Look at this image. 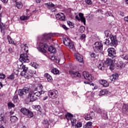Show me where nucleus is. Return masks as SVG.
Listing matches in <instances>:
<instances>
[{
	"label": "nucleus",
	"instance_id": "nucleus-45",
	"mask_svg": "<svg viewBox=\"0 0 128 128\" xmlns=\"http://www.w3.org/2000/svg\"><path fill=\"white\" fill-rule=\"evenodd\" d=\"M28 16H21L20 17V19L21 20H28Z\"/></svg>",
	"mask_w": 128,
	"mask_h": 128
},
{
	"label": "nucleus",
	"instance_id": "nucleus-27",
	"mask_svg": "<svg viewBox=\"0 0 128 128\" xmlns=\"http://www.w3.org/2000/svg\"><path fill=\"white\" fill-rule=\"evenodd\" d=\"M27 116L29 118H34V112H32L30 111V110H28V113L27 114Z\"/></svg>",
	"mask_w": 128,
	"mask_h": 128
},
{
	"label": "nucleus",
	"instance_id": "nucleus-52",
	"mask_svg": "<svg viewBox=\"0 0 128 128\" xmlns=\"http://www.w3.org/2000/svg\"><path fill=\"white\" fill-rule=\"evenodd\" d=\"M118 68V70H120V68H122V66H120V64H116V65H114V68Z\"/></svg>",
	"mask_w": 128,
	"mask_h": 128
},
{
	"label": "nucleus",
	"instance_id": "nucleus-24",
	"mask_svg": "<svg viewBox=\"0 0 128 128\" xmlns=\"http://www.w3.org/2000/svg\"><path fill=\"white\" fill-rule=\"evenodd\" d=\"M108 90H101L99 96H105V94H108Z\"/></svg>",
	"mask_w": 128,
	"mask_h": 128
},
{
	"label": "nucleus",
	"instance_id": "nucleus-8",
	"mask_svg": "<svg viewBox=\"0 0 128 128\" xmlns=\"http://www.w3.org/2000/svg\"><path fill=\"white\" fill-rule=\"evenodd\" d=\"M20 60L22 62H28L30 57L26 54H22L20 56Z\"/></svg>",
	"mask_w": 128,
	"mask_h": 128
},
{
	"label": "nucleus",
	"instance_id": "nucleus-53",
	"mask_svg": "<svg viewBox=\"0 0 128 128\" xmlns=\"http://www.w3.org/2000/svg\"><path fill=\"white\" fill-rule=\"evenodd\" d=\"M8 40L10 44H12V38L10 36H7Z\"/></svg>",
	"mask_w": 128,
	"mask_h": 128
},
{
	"label": "nucleus",
	"instance_id": "nucleus-2",
	"mask_svg": "<svg viewBox=\"0 0 128 128\" xmlns=\"http://www.w3.org/2000/svg\"><path fill=\"white\" fill-rule=\"evenodd\" d=\"M44 38L46 40V42H40L39 44V47L38 48V50L40 52H43L46 54V50L48 48V44H50L48 40L52 38V35L50 34H44Z\"/></svg>",
	"mask_w": 128,
	"mask_h": 128
},
{
	"label": "nucleus",
	"instance_id": "nucleus-61",
	"mask_svg": "<svg viewBox=\"0 0 128 128\" xmlns=\"http://www.w3.org/2000/svg\"><path fill=\"white\" fill-rule=\"evenodd\" d=\"M62 28H64V30H68V27H66V25L63 24L62 26Z\"/></svg>",
	"mask_w": 128,
	"mask_h": 128
},
{
	"label": "nucleus",
	"instance_id": "nucleus-30",
	"mask_svg": "<svg viewBox=\"0 0 128 128\" xmlns=\"http://www.w3.org/2000/svg\"><path fill=\"white\" fill-rule=\"evenodd\" d=\"M105 34L106 36H108V38H111L112 36H114V35H112V32H110V31H105Z\"/></svg>",
	"mask_w": 128,
	"mask_h": 128
},
{
	"label": "nucleus",
	"instance_id": "nucleus-31",
	"mask_svg": "<svg viewBox=\"0 0 128 128\" xmlns=\"http://www.w3.org/2000/svg\"><path fill=\"white\" fill-rule=\"evenodd\" d=\"M8 110H10V108H14V106H16L14 105V104L12 102H9L8 104Z\"/></svg>",
	"mask_w": 128,
	"mask_h": 128
},
{
	"label": "nucleus",
	"instance_id": "nucleus-51",
	"mask_svg": "<svg viewBox=\"0 0 128 128\" xmlns=\"http://www.w3.org/2000/svg\"><path fill=\"white\" fill-rule=\"evenodd\" d=\"M26 72H24V71H22L20 72V76H24V78H26Z\"/></svg>",
	"mask_w": 128,
	"mask_h": 128
},
{
	"label": "nucleus",
	"instance_id": "nucleus-60",
	"mask_svg": "<svg viewBox=\"0 0 128 128\" xmlns=\"http://www.w3.org/2000/svg\"><path fill=\"white\" fill-rule=\"evenodd\" d=\"M106 16H112V14L110 12H108L106 13Z\"/></svg>",
	"mask_w": 128,
	"mask_h": 128
},
{
	"label": "nucleus",
	"instance_id": "nucleus-38",
	"mask_svg": "<svg viewBox=\"0 0 128 128\" xmlns=\"http://www.w3.org/2000/svg\"><path fill=\"white\" fill-rule=\"evenodd\" d=\"M102 118L104 120H106V118H108V113L106 112H104Z\"/></svg>",
	"mask_w": 128,
	"mask_h": 128
},
{
	"label": "nucleus",
	"instance_id": "nucleus-54",
	"mask_svg": "<svg viewBox=\"0 0 128 128\" xmlns=\"http://www.w3.org/2000/svg\"><path fill=\"white\" fill-rule=\"evenodd\" d=\"M84 118L86 120H90V115H86L84 117Z\"/></svg>",
	"mask_w": 128,
	"mask_h": 128
},
{
	"label": "nucleus",
	"instance_id": "nucleus-15",
	"mask_svg": "<svg viewBox=\"0 0 128 128\" xmlns=\"http://www.w3.org/2000/svg\"><path fill=\"white\" fill-rule=\"evenodd\" d=\"M69 74L72 76H74V78H80L81 76L80 74L78 72L70 70L69 72Z\"/></svg>",
	"mask_w": 128,
	"mask_h": 128
},
{
	"label": "nucleus",
	"instance_id": "nucleus-3",
	"mask_svg": "<svg viewBox=\"0 0 128 128\" xmlns=\"http://www.w3.org/2000/svg\"><path fill=\"white\" fill-rule=\"evenodd\" d=\"M30 88L28 87H24L22 89H20L18 91V94L20 98H24L26 96L27 94L30 92Z\"/></svg>",
	"mask_w": 128,
	"mask_h": 128
},
{
	"label": "nucleus",
	"instance_id": "nucleus-36",
	"mask_svg": "<svg viewBox=\"0 0 128 128\" xmlns=\"http://www.w3.org/2000/svg\"><path fill=\"white\" fill-rule=\"evenodd\" d=\"M86 80H89V82H92V80H94V77L92 76V74H89V76H87V78H86Z\"/></svg>",
	"mask_w": 128,
	"mask_h": 128
},
{
	"label": "nucleus",
	"instance_id": "nucleus-56",
	"mask_svg": "<svg viewBox=\"0 0 128 128\" xmlns=\"http://www.w3.org/2000/svg\"><path fill=\"white\" fill-rule=\"evenodd\" d=\"M8 52H14V47L10 48H8Z\"/></svg>",
	"mask_w": 128,
	"mask_h": 128
},
{
	"label": "nucleus",
	"instance_id": "nucleus-32",
	"mask_svg": "<svg viewBox=\"0 0 128 128\" xmlns=\"http://www.w3.org/2000/svg\"><path fill=\"white\" fill-rule=\"evenodd\" d=\"M128 110V105L126 104H124L122 106V110L125 112H126Z\"/></svg>",
	"mask_w": 128,
	"mask_h": 128
},
{
	"label": "nucleus",
	"instance_id": "nucleus-17",
	"mask_svg": "<svg viewBox=\"0 0 128 128\" xmlns=\"http://www.w3.org/2000/svg\"><path fill=\"white\" fill-rule=\"evenodd\" d=\"M44 4H45V6H46V8H48L49 10H52V9L54 8H56V5L54 4H52V2L46 3Z\"/></svg>",
	"mask_w": 128,
	"mask_h": 128
},
{
	"label": "nucleus",
	"instance_id": "nucleus-16",
	"mask_svg": "<svg viewBox=\"0 0 128 128\" xmlns=\"http://www.w3.org/2000/svg\"><path fill=\"white\" fill-rule=\"evenodd\" d=\"M65 116L68 120H70L71 122H73V124H74L76 120H74L72 118L74 117V115L68 113L67 114H66Z\"/></svg>",
	"mask_w": 128,
	"mask_h": 128
},
{
	"label": "nucleus",
	"instance_id": "nucleus-42",
	"mask_svg": "<svg viewBox=\"0 0 128 128\" xmlns=\"http://www.w3.org/2000/svg\"><path fill=\"white\" fill-rule=\"evenodd\" d=\"M8 78L9 80H14V74H12L8 77Z\"/></svg>",
	"mask_w": 128,
	"mask_h": 128
},
{
	"label": "nucleus",
	"instance_id": "nucleus-21",
	"mask_svg": "<svg viewBox=\"0 0 128 128\" xmlns=\"http://www.w3.org/2000/svg\"><path fill=\"white\" fill-rule=\"evenodd\" d=\"M48 50L50 52L51 54H55V52H56V49L54 48L53 46H50L48 48Z\"/></svg>",
	"mask_w": 128,
	"mask_h": 128
},
{
	"label": "nucleus",
	"instance_id": "nucleus-33",
	"mask_svg": "<svg viewBox=\"0 0 128 128\" xmlns=\"http://www.w3.org/2000/svg\"><path fill=\"white\" fill-rule=\"evenodd\" d=\"M31 66L34 68H40V65L36 62H31Z\"/></svg>",
	"mask_w": 128,
	"mask_h": 128
},
{
	"label": "nucleus",
	"instance_id": "nucleus-62",
	"mask_svg": "<svg viewBox=\"0 0 128 128\" xmlns=\"http://www.w3.org/2000/svg\"><path fill=\"white\" fill-rule=\"evenodd\" d=\"M4 120V116H0V122H2Z\"/></svg>",
	"mask_w": 128,
	"mask_h": 128
},
{
	"label": "nucleus",
	"instance_id": "nucleus-57",
	"mask_svg": "<svg viewBox=\"0 0 128 128\" xmlns=\"http://www.w3.org/2000/svg\"><path fill=\"white\" fill-rule=\"evenodd\" d=\"M80 40H84L86 39V35L84 34H82L80 37Z\"/></svg>",
	"mask_w": 128,
	"mask_h": 128
},
{
	"label": "nucleus",
	"instance_id": "nucleus-14",
	"mask_svg": "<svg viewBox=\"0 0 128 128\" xmlns=\"http://www.w3.org/2000/svg\"><path fill=\"white\" fill-rule=\"evenodd\" d=\"M0 32H2V34H6V31L4 30H6V26L4 25V24L2 22V14H0Z\"/></svg>",
	"mask_w": 128,
	"mask_h": 128
},
{
	"label": "nucleus",
	"instance_id": "nucleus-1",
	"mask_svg": "<svg viewBox=\"0 0 128 128\" xmlns=\"http://www.w3.org/2000/svg\"><path fill=\"white\" fill-rule=\"evenodd\" d=\"M106 66H110L109 68L110 70H114V60L112 59L108 58L106 60L100 62L98 68L100 70H104Z\"/></svg>",
	"mask_w": 128,
	"mask_h": 128
},
{
	"label": "nucleus",
	"instance_id": "nucleus-28",
	"mask_svg": "<svg viewBox=\"0 0 128 128\" xmlns=\"http://www.w3.org/2000/svg\"><path fill=\"white\" fill-rule=\"evenodd\" d=\"M22 62H20H20H17V66H18V68H19V70H22V67L24 66V64H22Z\"/></svg>",
	"mask_w": 128,
	"mask_h": 128
},
{
	"label": "nucleus",
	"instance_id": "nucleus-9",
	"mask_svg": "<svg viewBox=\"0 0 128 128\" xmlns=\"http://www.w3.org/2000/svg\"><path fill=\"white\" fill-rule=\"evenodd\" d=\"M28 98L30 100V102H34L38 100V97L36 96L34 92V90H31L28 95Z\"/></svg>",
	"mask_w": 128,
	"mask_h": 128
},
{
	"label": "nucleus",
	"instance_id": "nucleus-12",
	"mask_svg": "<svg viewBox=\"0 0 128 128\" xmlns=\"http://www.w3.org/2000/svg\"><path fill=\"white\" fill-rule=\"evenodd\" d=\"M78 16L80 18H78V16H76V18L78 20H81L82 22H84V24L86 25V18L84 16V14L82 13H79Z\"/></svg>",
	"mask_w": 128,
	"mask_h": 128
},
{
	"label": "nucleus",
	"instance_id": "nucleus-46",
	"mask_svg": "<svg viewBox=\"0 0 128 128\" xmlns=\"http://www.w3.org/2000/svg\"><path fill=\"white\" fill-rule=\"evenodd\" d=\"M70 48L74 50V43L70 42V44L68 45Z\"/></svg>",
	"mask_w": 128,
	"mask_h": 128
},
{
	"label": "nucleus",
	"instance_id": "nucleus-64",
	"mask_svg": "<svg viewBox=\"0 0 128 128\" xmlns=\"http://www.w3.org/2000/svg\"><path fill=\"white\" fill-rule=\"evenodd\" d=\"M92 122H87V126H92Z\"/></svg>",
	"mask_w": 128,
	"mask_h": 128
},
{
	"label": "nucleus",
	"instance_id": "nucleus-48",
	"mask_svg": "<svg viewBox=\"0 0 128 128\" xmlns=\"http://www.w3.org/2000/svg\"><path fill=\"white\" fill-rule=\"evenodd\" d=\"M122 58L123 60H128V56L126 54H124L122 56Z\"/></svg>",
	"mask_w": 128,
	"mask_h": 128
},
{
	"label": "nucleus",
	"instance_id": "nucleus-29",
	"mask_svg": "<svg viewBox=\"0 0 128 128\" xmlns=\"http://www.w3.org/2000/svg\"><path fill=\"white\" fill-rule=\"evenodd\" d=\"M45 77L48 80V82H52V78L48 74H45Z\"/></svg>",
	"mask_w": 128,
	"mask_h": 128
},
{
	"label": "nucleus",
	"instance_id": "nucleus-47",
	"mask_svg": "<svg viewBox=\"0 0 128 128\" xmlns=\"http://www.w3.org/2000/svg\"><path fill=\"white\" fill-rule=\"evenodd\" d=\"M96 112L97 114H102V110L100 108H96Z\"/></svg>",
	"mask_w": 128,
	"mask_h": 128
},
{
	"label": "nucleus",
	"instance_id": "nucleus-20",
	"mask_svg": "<svg viewBox=\"0 0 128 128\" xmlns=\"http://www.w3.org/2000/svg\"><path fill=\"white\" fill-rule=\"evenodd\" d=\"M28 109L26 108H22L20 109V112H22L24 116H27L28 113Z\"/></svg>",
	"mask_w": 128,
	"mask_h": 128
},
{
	"label": "nucleus",
	"instance_id": "nucleus-6",
	"mask_svg": "<svg viewBox=\"0 0 128 128\" xmlns=\"http://www.w3.org/2000/svg\"><path fill=\"white\" fill-rule=\"evenodd\" d=\"M48 96L50 98H51L54 100L58 96V92L56 90H50L48 92Z\"/></svg>",
	"mask_w": 128,
	"mask_h": 128
},
{
	"label": "nucleus",
	"instance_id": "nucleus-58",
	"mask_svg": "<svg viewBox=\"0 0 128 128\" xmlns=\"http://www.w3.org/2000/svg\"><path fill=\"white\" fill-rule=\"evenodd\" d=\"M6 78V75L5 74H0V78Z\"/></svg>",
	"mask_w": 128,
	"mask_h": 128
},
{
	"label": "nucleus",
	"instance_id": "nucleus-40",
	"mask_svg": "<svg viewBox=\"0 0 128 128\" xmlns=\"http://www.w3.org/2000/svg\"><path fill=\"white\" fill-rule=\"evenodd\" d=\"M90 75V74H88V72H82V76H84V78H88V76Z\"/></svg>",
	"mask_w": 128,
	"mask_h": 128
},
{
	"label": "nucleus",
	"instance_id": "nucleus-11",
	"mask_svg": "<svg viewBox=\"0 0 128 128\" xmlns=\"http://www.w3.org/2000/svg\"><path fill=\"white\" fill-rule=\"evenodd\" d=\"M110 40L111 42L110 43V46H118V39H116V36H112Z\"/></svg>",
	"mask_w": 128,
	"mask_h": 128
},
{
	"label": "nucleus",
	"instance_id": "nucleus-19",
	"mask_svg": "<svg viewBox=\"0 0 128 128\" xmlns=\"http://www.w3.org/2000/svg\"><path fill=\"white\" fill-rule=\"evenodd\" d=\"M99 82L100 84L103 86L108 87L110 85V84L108 83V82H106V80H99Z\"/></svg>",
	"mask_w": 128,
	"mask_h": 128
},
{
	"label": "nucleus",
	"instance_id": "nucleus-4",
	"mask_svg": "<svg viewBox=\"0 0 128 128\" xmlns=\"http://www.w3.org/2000/svg\"><path fill=\"white\" fill-rule=\"evenodd\" d=\"M34 93L36 98L37 96H40V95L44 94V92L42 90V85L40 84L38 86L34 89Z\"/></svg>",
	"mask_w": 128,
	"mask_h": 128
},
{
	"label": "nucleus",
	"instance_id": "nucleus-63",
	"mask_svg": "<svg viewBox=\"0 0 128 128\" xmlns=\"http://www.w3.org/2000/svg\"><path fill=\"white\" fill-rule=\"evenodd\" d=\"M14 72L16 74H18V70H14Z\"/></svg>",
	"mask_w": 128,
	"mask_h": 128
},
{
	"label": "nucleus",
	"instance_id": "nucleus-55",
	"mask_svg": "<svg viewBox=\"0 0 128 128\" xmlns=\"http://www.w3.org/2000/svg\"><path fill=\"white\" fill-rule=\"evenodd\" d=\"M82 126V122H79L76 124V128H81Z\"/></svg>",
	"mask_w": 128,
	"mask_h": 128
},
{
	"label": "nucleus",
	"instance_id": "nucleus-5",
	"mask_svg": "<svg viewBox=\"0 0 128 128\" xmlns=\"http://www.w3.org/2000/svg\"><path fill=\"white\" fill-rule=\"evenodd\" d=\"M104 46L100 42H96L93 46V48L94 52H100L102 50V48Z\"/></svg>",
	"mask_w": 128,
	"mask_h": 128
},
{
	"label": "nucleus",
	"instance_id": "nucleus-13",
	"mask_svg": "<svg viewBox=\"0 0 128 128\" xmlns=\"http://www.w3.org/2000/svg\"><path fill=\"white\" fill-rule=\"evenodd\" d=\"M56 16L57 20H62V22H66V16H64V14L58 13L56 15Z\"/></svg>",
	"mask_w": 128,
	"mask_h": 128
},
{
	"label": "nucleus",
	"instance_id": "nucleus-23",
	"mask_svg": "<svg viewBox=\"0 0 128 128\" xmlns=\"http://www.w3.org/2000/svg\"><path fill=\"white\" fill-rule=\"evenodd\" d=\"M18 118L16 116H10V120L12 122H18Z\"/></svg>",
	"mask_w": 128,
	"mask_h": 128
},
{
	"label": "nucleus",
	"instance_id": "nucleus-41",
	"mask_svg": "<svg viewBox=\"0 0 128 128\" xmlns=\"http://www.w3.org/2000/svg\"><path fill=\"white\" fill-rule=\"evenodd\" d=\"M67 24L68 26H69L70 28H74L72 22H70V21H68Z\"/></svg>",
	"mask_w": 128,
	"mask_h": 128
},
{
	"label": "nucleus",
	"instance_id": "nucleus-50",
	"mask_svg": "<svg viewBox=\"0 0 128 128\" xmlns=\"http://www.w3.org/2000/svg\"><path fill=\"white\" fill-rule=\"evenodd\" d=\"M86 2L87 4H88L89 6H90L92 4V2L90 0H86Z\"/></svg>",
	"mask_w": 128,
	"mask_h": 128
},
{
	"label": "nucleus",
	"instance_id": "nucleus-34",
	"mask_svg": "<svg viewBox=\"0 0 128 128\" xmlns=\"http://www.w3.org/2000/svg\"><path fill=\"white\" fill-rule=\"evenodd\" d=\"M43 124H44V128H48V126L50 125V123H48V120H44Z\"/></svg>",
	"mask_w": 128,
	"mask_h": 128
},
{
	"label": "nucleus",
	"instance_id": "nucleus-7",
	"mask_svg": "<svg viewBox=\"0 0 128 128\" xmlns=\"http://www.w3.org/2000/svg\"><path fill=\"white\" fill-rule=\"evenodd\" d=\"M36 70H29L28 71L26 72V74L25 75V78L30 79L32 78V76H34V74H36Z\"/></svg>",
	"mask_w": 128,
	"mask_h": 128
},
{
	"label": "nucleus",
	"instance_id": "nucleus-37",
	"mask_svg": "<svg viewBox=\"0 0 128 128\" xmlns=\"http://www.w3.org/2000/svg\"><path fill=\"white\" fill-rule=\"evenodd\" d=\"M52 72L54 74H58L60 72V71H58L56 68H54L52 70Z\"/></svg>",
	"mask_w": 128,
	"mask_h": 128
},
{
	"label": "nucleus",
	"instance_id": "nucleus-25",
	"mask_svg": "<svg viewBox=\"0 0 128 128\" xmlns=\"http://www.w3.org/2000/svg\"><path fill=\"white\" fill-rule=\"evenodd\" d=\"M12 101L14 102V104L18 102V94H14L12 98Z\"/></svg>",
	"mask_w": 128,
	"mask_h": 128
},
{
	"label": "nucleus",
	"instance_id": "nucleus-49",
	"mask_svg": "<svg viewBox=\"0 0 128 128\" xmlns=\"http://www.w3.org/2000/svg\"><path fill=\"white\" fill-rule=\"evenodd\" d=\"M24 50H25V52H28V46H26V44H24Z\"/></svg>",
	"mask_w": 128,
	"mask_h": 128
},
{
	"label": "nucleus",
	"instance_id": "nucleus-43",
	"mask_svg": "<svg viewBox=\"0 0 128 128\" xmlns=\"http://www.w3.org/2000/svg\"><path fill=\"white\" fill-rule=\"evenodd\" d=\"M22 70H23V72H28V68L27 66H26V65H24V66H22Z\"/></svg>",
	"mask_w": 128,
	"mask_h": 128
},
{
	"label": "nucleus",
	"instance_id": "nucleus-44",
	"mask_svg": "<svg viewBox=\"0 0 128 128\" xmlns=\"http://www.w3.org/2000/svg\"><path fill=\"white\" fill-rule=\"evenodd\" d=\"M86 30V28L84 26H81L80 28V32H84Z\"/></svg>",
	"mask_w": 128,
	"mask_h": 128
},
{
	"label": "nucleus",
	"instance_id": "nucleus-18",
	"mask_svg": "<svg viewBox=\"0 0 128 128\" xmlns=\"http://www.w3.org/2000/svg\"><path fill=\"white\" fill-rule=\"evenodd\" d=\"M75 58L76 60L79 62H84V58H82V56L78 53L75 54Z\"/></svg>",
	"mask_w": 128,
	"mask_h": 128
},
{
	"label": "nucleus",
	"instance_id": "nucleus-26",
	"mask_svg": "<svg viewBox=\"0 0 128 128\" xmlns=\"http://www.w3.org/2000/svg\"><path fill=\"white\" fill-rule=\"evenodd\" d=\"M63 42L65 46H68V44H70V40L68 39V38H66L64 40Z\"/></svg>",
	"mask_w": 128,
	"mask_h": 128
},
{
	"label": "nucleus",
	"instance_id": "nucleus-59",
	"mask_svg": "<svg viewBox=\"0 0 128 128\" xmlns=\"http://www.w3.org/2000/svg\"><path fill=\"white\" fill-rule=\"evenodd\" d=\"M90 56H91V58H96V54L92 52L90 54Z\"/></svg>",
	"mask_w": 128,
	"mask_h": 128
},
{
	"label": "nucleus",
	"instance_id": "nucleus-35",
	"mask_svg": "<svg viewBox=\"0 0 128 128\" xmlns=\"http://www.w3.org/2000/svg\"><path fill=\"white\" fill-rule=\"evenodd\" d=\"M16 6L18 8H22V2H16Z\"/></svg>",
	"mask_w": 128,
	"mask_h": 128
},
{
	"label": "nucleus",
	"instance_id": "nucleus-10",
	"mask_svg": "<svg viewBox=\"0 0 128 128\" xmlns=\"http://www.w3.org/2000/svg\"><path fill=\"white\" fill-rule=\"evenodd\" d=\"M108 56L112 58H116V50L113 48H109L108 50Z\"/></svg>",
	"mask_w": 128,
	"mask_h": 128
},
{
	"label": "nucleus",
	"instance_id": "nucleus-39",
	"mask_svg": "<svg viewBox=\"0 0 128 128\" xmlns=\"http://www.w3.org/2000/svg\"><path fill=\"white\" fill-rule=\"evenodd\" d=\"M104 44L106 46H110V41L108 39H106L104 42Z\"/></svg>",
	"mask_w": 128,
	"mask_h": 128
},
{
	"label": "nucleus",
	"instance_id": "nucleus-22",
	"mask_svg": "<svg viewBox=\"0 0 128 128\" xmlns=\"http://www.w3.org/2000/svg\"><path fill=\"white\" fill-rule=\"evenodd\" d=\"M118 75L116 74H113L110 77V80L112 82H114L116 80H118Z\"/></svg>",
	"mask_w": 128,
	"mask_h": 128
}]
</instances>
